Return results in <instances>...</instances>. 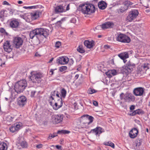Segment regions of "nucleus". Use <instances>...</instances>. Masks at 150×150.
<instances>
[{
    "label": "nucleus",
    "mask_w": 150,
    "mask_h": 150,
    "mask_svg": "<svg viewBox=\"0 0 150 150\" xmlns=\"http://www.w3.org/2000/svg\"><path fill=\"white\" fill-rule=\"evenodd\" d=\"M49 30L46 29L42 28H36L31 31L30 33V37L33 39L34 37L38 35L43 36L47 38L49 34Z\"/></svg>",
    "instance_id": "f257e3e1"
},
{
    "label": "nucleus",
    "mask_w": 150,
    "mask_h": 150,
    "mask_svg": "<svg viewBox=\"0 0 150 150\" xmlns=\"http://www.w3.org/2000/svg\"><path fill=\"white\" fill-rule=\"evenodd\" d=\"M27 82L25 79L20 80L16 83L14 86L15 91L17 93L22 92L27 86Z\"/></svg>",
    "instance_id": "f03ea898"
},
{
    "label": "nucleus",
    "mask_w": 150,
    "mask_h": 150,
    "mask_svg": "<svg viewBox=\"0 0 150 150\" xmlns=\"http://www.w3.org/2000/svg\"><path fill=\"white\" fill-rule=\"evenodd\" d=\"M120 97L121 100L128 103L134 101L135 98L134 95L132 93H127L125 94L122 93L120 95Z\"/></svg>",
    "instance_id": "7ed1b4c3"
},
{
    "label": "nucleus",
    "mask_w": 150,
    "mask_h": 150,
    "mask_svg": "<svg viewBox=\"0 0 150 150\" xmlns=\"http://www.w3.org/2000/svg\"><path fill=\"white\" fill-rule=\"evenodd\" d=\"M134 66V64H131L130 62H129L121 68V72L122 74L127 75L133 70Z\"/></svg>",
    "instance_id": "20e7f679"
},
{
    "label": "nucleus",
    "mask_w": 150,
    "mask_h": 150,
    "mask_svg": "<svg viewBox=\"0 0 150 150\" xmlns=\"http://www.w3.org/2000/svg\"><path fill=\"white\" fill-rule=\"evenodd\" d=\"M43 77V74L40 73H36L33 72L31 73L30 78L33 83H35L37 81L38 83H39L40 82L41 79Z\"/></svg>",
    "instance_id": "39448f33"
},
{
    "label": "nucleus",
    "mask_w": 150,
    "mask_h": 150,
    "mask_svg": "<svg viewBox=\"0 0 150 150\" xmlns=\"http://www.w3.org/2000/svg\"><path fill=\"white\" fill-rule=\"evenodd\" d=\"M116 40L122 43H129L131 41V39L129 37L122 33H120L117 35Z\"/></svg>",
    "instance_id": "423d86ee"
},
{
    "label": "nucleus",
    "mask_w": 150,
    "mask_h": 150,
    "mask_svg": "<svg viewBox=\"0 0 150 150\" xmlns=\"http://www.w3.org/2000/svg\"><path fill=\"white\" fill-rule=\"evenodd\" d=\"M69 9V4H68L67 6L66 5H60L54 7V12L56 13L65 12Z\"/></svg>",
    "instance_id": "0eeeda50"
},
{
    "label": "nucleus",
    "mask_w": 150,
    "mask_h": 150,
    "mask_svg": "<svg viewBox=\"0 0 150 150\" xmlns=\"http://www.w3.org/2000/svg\"><path fill=\"white\" fill-rule=\"evenodd\" d=\"M139 12L137 10H134L130 11L126 18V21L127 22H132L136 18Z\"/></svg>",
    "instance_id": "6e6552de"
},
{
    "label": "nucleus",
    "mask_w": 150,
    "mask_h": 150,
    "mask_svg": "<svg viewBox=\"0 0 150 150\" xmlns=\"http://www.w3.org/2000/svg\"><path fill=\"white\" fill-rule=\"evenodd\" d=\"M85 4L87 6H85L86 9L85 10V14H91L95 12L96 8L94 6L90 4H88L85 3Z\"/></svg>",
    "instance_id": "1a4fd4ad"
},
{
    "label": "nucleus",
    "mask_w": 150,
    "mask_h": 150,
    "mask_svg": "<svg viewBox=\"0 0 150 150\" xmlns=\"http://www.w3.org/2000/svg\"><path fill=\"white\" fill-rule=\"evenodd\" d=\"M23 125V124L21 122L16 123L11 127L9 128L10 131L12 133L17 132L22 127Z\"/></svg>",
    "instance_id": "9d476101"
},
{
    "label": "nucleus",
    "mask_w": 150,
    "mask_h": 150,
    "mask_svg": "<svg viewBox=\"0 0 150 150\" xmlns=\"http://www.w3.org/2000/svg\"><path fill=\"white\" fill-rule=\"evenodd\" d=\"M23 42V41L22 38L19 37H15L13 41L14 45L17 48H19L22 45Z\"/></svg>",
    "instance_id": "9b49d317"
},
{
    "label": "nucleus",
    "mask_w": 150,
    "mask_h": 150,
    "mask_svg": "<svg viewBox=\"0 0 150 150\" xmlns=\"http://www.w3.org/2000/svg\"><path fill=\"white\" fill-rule=\"evenodd\" d=\"M84 115L79 118L77 122L76 127L79 129H83L84 127Z\"/></svg>",
    "instance_id": "f8f14e48"
},
{
    "label": "nucleus",
    "mask_w": 150,
    "mask_h": 150,
    "mask_svg": "<svg viewBox=\"0 0 150 150\" xmlns=\"http://www.w3.org/2000/svg\"><path fill=\"white\" fill-rule=\"evenodd\" d=\"M3 47L4 50L8 52H10L12 50V47L10 44V41H6L4 43Z\"/></svg>",
    "instance_id": "ddd939ff"
},
{
    "label": "nucleus",
    "mask_w": 150,
    "mask_h": 150,
    "mask_svg": "<svg viewBox=\"0 0 150 150\" xmlns=\"http://www.w3.org/2000/svg\"><path fill=\"white\" fill-rule=\"evenodd\" d=\"M104 132V130L102 128L100 127H97L94 129H91L90 132H88V133L92 132L96 135H98V136H99V134Z\"/></svg>",
    "instance_id": "4468645a"
},
{
    "label": "nucleus",
    "mask_w": 150,
    "mask_h": 150,
    "mask_svg": "<svg viewBox=\"0 0 150 150\" xmlns=\"http://www.w3.org/2000/svg\"><path fill=\"white\" fill-rule=\"evenodd\" d=\"M26 98L24 96L19 97L18 99V104L20 107H23L26 103Z\"/></svg>",
    "instance_id": "2eb2a0df"
},
{
    "label": "nucleus",
    "mask_w": 150,
    "mask_h": 150,
    "mask_svg": "<svg viewBox=\"0 0 150 150\" xmlns=\"http://www.w3.org/2000/svg\"><path fill=\"white\" fill-rule=\"evenodd\" d=\"M144 89L142 87H138L135 88L133 93L136 96H142L144 92Z\"/></svg>",
    "instance_id": "dca6fc26"
},
{
    "label": "nucleus",
    "mask_w": 150,
    "mask_h": 150,
    "mask_svg": "<svg viewBox=\"0 0 150 150\" xmlns=\"http://www.w3.org/2000/svg\"><path fill=\"white\" fill-rule=\"evenodd\" d=\"M69 61V58L66 57H59L57 60V62L62 64H67Z\"/></svg>",
    "instance_id": "f3484780"
},
{
    "label": "nucleus",
    "mask_w": 150,
    "mask_h": 150,
    "mask_svg": "<svg viewBox=\"0 0 150 150\" xmlns=\"http://www.w3.org/2000/svg\"><path fill=\"white\" fill-rule=\"evenodd\" d=\"M114 26V24L112 22L108 21L101 25V28L103 29L110 28Z\"/></svg>",
    "instance_id": "a211bd4d"
},
{
    "label": "nucleus",
    "mask_w": 150,
    "mask_h": 150,
    "mask_svg": "<svg viewBox=\"0 0 150 150\" xmlns=\"http://www.w3.org/2000/svg\"><path fill=\"white\" fill-rule=\"evenodd\" d=\"M138 132L137 129L136 128H134L132 129L129 133L130 137L132 138H134L137 136Z\"/></svg>",
    "instance_id": "6ab92c4d"
},
{
    "label": "nucleus",
    "mask_w": 150,
    "mask_h": 150,
    "mask_svg": "<svg viewBox=\"0 0 150 150\" xmlns=\"http://www.w3.org/2000/svg\"><path fill=\"white\" fill-rule=\"evenodd\" d=\"M19 25V22L16 19L11 20L10 23V26L12 28H16Z\"/></svg>",
    "instance_id": "aec40b11"
},
{
    "label": "nucleus",
    "mask_w": 150,
    "mask_h": 150,
    "mask_svg": "<svg viewBox=\"0 0 150 150\" xmlns=\"http://www.w3.org/2000/svg\"><path fill=\"white\" fill-rule=\"evenodd\" d=\"M95 45L94 42L92 40H85V46L87 48H92Z\"/></svg>",
    "instance_id": "412c9836"
},
{
    "label": "nucleus",
    "mask_w": 150,
    "mask_h": 150,
    "mask_svg": "<svg viewBox=\"0 0 150 150\" xmlns=\"http://www.w3.org/2000/svg\"><path fill=\"white\" fill-rule=\"evenodd\" d=\"M118 56L123 60L124 63L127 61L126 59L129 57L128 53L127 52H125L119 54Z\"/></svg>",
    "instance_id": "4be33fe9"
},
{
    "label": "nucleus",
    "mask_w": 150,
    "mask_h": 150,
    "mask_svg": "<svg viewBox=\"0 0 150 150\" xmlns=\"http://www.w3.org/2000/svg\"><path fill=\"white\" fill-rule=\"evenodd\" d=\"M85 117H86L85 124L89 125L92 122L94 119L93 117L88 115H85Z\"/></svg>",
    "instance_id": "5701e85b"
},
{
    "label": "nucleus",
    "mask_w": 150,
    "mask_h": 150,
    "mask_svg": "<svg viewBox=\"0 0 150 150\" xmlns=\"http://www.w3.org/2000/svg\"><path fill=\"white\" fill-rule=\"evenodd\" d=\"M117 72L115 70H111L108 71L106 73V74L109 78H111L113 76L117 74Z\"/></svg>",
    "instance_id": "b1692460"
},
{
    "label": "nucleus",
    "mask_w": 150,
    "mask_h": 150,
    "mask_svg": "<svg viewBox=\"0 0 150 150\" xmlns=\"http://www.w3.org/2000/svg\"><path fill=\"white\" fill-rule=\"evenodd\" d=\"M41 14L40 12L36 11L33 12L31 14V18L32 20H35L39 17L40 15Z\"/></svg>",
    "instance_id": "393cba45"
},
{
    "label": "nucleus",
    "mask_w": 150,
    "mask_h": 150,
    "mask_svg": "<svg viewBox=\"0 0 150 150\" xmlns=\"http://www.w3.org/2000/svg\"><path fill=\"white\" fill-rule=\"evenodd\" d=\"M106 3L104 1H101L99 2L98 4V8L101 9H104L107 7Z\"/></svg>",
    "instance_id": "a878e982"
},
{
    "label": "nucleus",
    "mask_w": 150,
    "mask_h": 150,
    "mask_svg": "<svg viewBox=\"0 0 150 150\" xmlns=\"http://www.w3.org/2000/svg\"><path fill=\"white\" fill-rule=\"evenodd\" d=\"M144 113V112L142 110L140 109H138L133 112L132 113L130 114V115L134 116L137 114L139 115Z\"/></svg>",
    "instance_id": "bb28decb"
},
{
    "label": "nucleus",
    "mask_w": 150,
    "mask_h": 150,
    "mask_svg": "<svg viewBox=\"0 0 150 150\" xmlns=\"http://www.w3.org/2000/svg\"><path fill=\"white\" fill-rule=\"evenodd\" d=\"M57 117V122L58 123H59L62 121L63 118L64 117V115H63L59 114L56 115Z\"/></svg>",
    "instance_id": "cd10ccee"
},
{
    "label": "nucleus",
    "mask_w": 150,
    "mask_h": 150,
    "mask_svg": "<svg viewBox=\"0 0 150 150\" xmlns=\"http://www.w3.org/2000/svg\"><path fill=\"white\" fill-rule=\"evenodd\" d=\"M84 4H80L77 10L83 14H84Z\"/></svg>",
    "instance_id": "c85d7f7f"
},
{
    "label": "nucleus",
    "mask_w": 150,
    "mask_h": 150,
    "mask_svg": "<svg viewBox=\"0 0 150 150\" xmlns=\"http://www.w3.org/2000/svg\"><path fill=\"white\" fill-rule=\"evenodd\" d=\"M57 117L56 115H53L51 117V122H52L54 124H58V122H57Z\"/></svg>",
    "instance_id": "c756f323"
},
{
    "label": "nucleus",
    "mask_w": 150,
    "mask_h": 150,
    "mask_svg": "<svg viewBox=\"0 0 150 150\" xmlns=\"http://www.w3.org/2000/svg\"><path fill=\"white\" fill-rule=\"evenodd\" d=\"M7 147L6 144L5 143L0 144V150H6Z\"/></svg>",
    "instance_id": "7c9ffc66"
},
{
    "label": "nucleus",
    "mask_w": 150,
    "mask_h": 150,
    "mask_svg": "<svg viewBox=\"0 0 150 150\" xmlns=\"http://www.w3.org/2000/svg\"><path fill=\"white\" fill-rule=\"evenodd\" d=\"M104 144L105 145L111 146L113 148H115V145L112 142L109 141L108 142H105Z\"/></svg>",
    "instance_id": "2f4dec72"
},
{
    "label": "nucleus",
    "mask_w": 150,
    "mask_h": 150,
    "mask_svg": "<svg viewBox=\"0 0 150 150\" xmlns=\"http://www.w3.org/2000/svg\"><path fill=\"white\" fill-rule=\"evenodd\" d=\"M61 96H62V98H64L67 94V91L64 88H63L61 90Z\"/></svg>",
    "instance_id": "473e14b6"
},
{
    "label": "nucleus",
    "mask_w": 150,
    "mask_h": 150,
    "mask_svg": "<svg viewBox=\"0 0 150 150\" xmlns=\"http://www.w3.org/2000/svg\"><path fill=\"white\" fill-rule=\"evenodd\" d=\"M6 11V10H2L0 12V18L2 21H3L4 20V13Z\"/></svg>",
    "instance_id": "72a5a7b5"
},
{
    "label": "nucleus",
    "mask_w": 150,
    "mask_h": 150,
    "mask_svg": "<svg viewBox=\"0 0 150 150\" xmlns=\"http://www.w3.org/2000/svg\"><path fill=\"white\" fill-rule=\"evenodd\" d=\"M70 132L69 131L66 130H59L57 132V133L59 134H69Z\"/></svg>",
    "instance_id": "f704fd0d"
},
{
    "label": "nucleus",
    "mask_w": 150,
    "mask_h": 150,
    "mask_svg": "<svg viewBox=\"0 0 150 150\" xmlns=\"http://www.w3.org/2000/svg\"><path fill=\"white\" fill-rule=\"evenodd\" d=\"M56 103L60 108L62 107L63 104L62 98H59L57 100V101Z\"/></svg>",
    "instance_id": "c9c22d12"
},
{
    "label": "nucleus",
    "mask_w": 150,
    "mask_h": 150,
    "mask_svg": "<svg viewBox=\"0 0 150 150\" xmlns=\"http://www.w3.org/2000/svg\"><path fill=\"white\" fill-rule=\"evenodd\" d=\"M20 145L23 148H26L27 147V142L25 141H22L20 143Z\"/></svg>",
    "instance_id": "e433bc0d"
},
{
    "label": "nucleus",
    "mask_w": 150,
    "mask_h": 150,
    "mask_svg": "<svg viewBox=\"0 0 150 150\" xmlns=\"http://www.w3.org/2000/svg\"><path fill=\"white\" fill-rule=\"evenodd\" d=\"M128 8V7H127V6H124V5H123V6L121 7L120 9V11L121 13H123L126 10H127Z\"/></svg>",
    "instance_id": "4c0bfd02"
},
{
    "label": "nucleus",
    "mask_w": 150,
    "mask_h": 150,
    "mask_svg": "<svg viewBox=\"0 0 150 150\" xmlns=\"http://www.w3.org/2000/svg\"><path fill=\"white\" fill-rule=\"evenodd\" d=\"M97 92V91L91 88H89L88 91V93L90 94H92L94 93H95Z\"/></svg>",
    "instance_id": "58836bf2"
},
{
    "label": "nucleus",
    "mask_w": 150,
    "mask_h": 150,
    "mask_svg": "<svg viewBox=\"0 0 150 150\" xmlns=\"http://www.w3.org/2000/svg\"><path fill=\"white\" fill-rule=\"evenodd\" d=\"M49 101L50 103V105H52V104L54 103V102H55L54 98L52 96H50L49 98Z\"/></svg>",
    "instance_id": "ea45409f"
},
{
    "label": "nucleus",
    "mask_w": 150,
    "mask_h": 150,
    "mask_svg": "<svg viewBox=\"0 0 150 150\" xmlns=\"http://www.w3.org/2000/svg\"><path fill=\"white\" fill-rule=\"evenodd\" d=\"M132 4V2H130L129 1L127 0L124 2L123 5L125 6H127L128 8L129 6L131 5Z\"/></svg>",
    "instance_id": "a19ab883"
},
{
    "label": "nucleus",
    "mask_w": 150,
    "mask_h": 150,
    "mask_svg": "<svg viewBox=\"0 0 150 150\" xmlns=\"http://www.w3.org/2000/svg\"><path fill=\"white\" fill-rule=\"evenodd\" d=\"M54 103V104L53 105V104H52V106L54 110H56L60 108L59 106L58 105L56 102L55 103Z\"/></svg>",
    "instance_id": "79ce46f5"
},
{
    "label": "nucleus",
    "mask_w": 150,
    "mask_h": 150,
    "mask_svg": "<svg viewBox=\"0 0 150 150\" xmlns=\"http://www.w3.org/2000/svg\"><path fill=\"white\" fill-rule=\"evenodd\" d=\"M149 64L148 63H145L142 66L143 69L145 70H146L149 68Z\"/></svg>",
    "instance_id": "37998d69"
},
{
    "label": "nucleus",
    "mask_w": 150,
    "mask_h": 150,
    "mask_svg": "<svg viewBox=\"0 0 150 150\" xmlns=\"http://www.w3.org/2000/svg\"><path fill=\"white\" fill-rule=\"evenodd\" d=\"M67 69V67L66 66H62L59 68V71L60 72H62L66 70Z\"/></svg>",
    "instance_id": "c03bdc74"
},
{
    "label": "nucleus",
    "mask_w": 150,
    "mask_h": 150,
    "mask_svg": "<svg viewBox=\"0 0 150 150\" xmlns=\"http://www.w3.org/2000/svg\"><path fill=\"white\" fill-rule=\"evenodd\" d=\"M65 20V18H62L61 20H60L58 21L56 23V25H58L59 26H61V24H62V21H64Z\"/></svg>",
    "instance_id": "a18cd8bd"
},
{
    "label": "nucleus",
    "mask_w": 150,
    "mask_h": 150,
    "mask_svg": "<svg viewBox=\"0 0 150 150\" xmlns=\"http://www.w3.org/2000/svg\"><path fill=\"white\" fill-rule=\"evenodd\" d=\"M77 50L81 53H83L84 52V50H83V48H82L80 46H79L78 48L77 49Z\"/></svg>",
    "instance_id": "49530a36"
},
{
    "label": "nucleus",
    "mask_w": 150,
    "mask_h": 150,
    "mask_svg": "<svg viewBox=\"0 0 150 150\" xmlns=\"http://www.w3.org/2000/svg\"><path fill=\"white\" fill-rule=\"evenodd\" d=\"M13 117L10 116H8L6 120L7 121L9 122H11L13 121Z\"/></svg>",
    "instance_id": "de8ad7c7"
},
{
    "label": "nucleus",
    "mask_w": 150,
    "mask_h": 150,
    "mask_svg": "<svg viewBox=\"0 0 150 150\" xmlns=\"http://www.w3.org/2000/svg\"><path fill=\"white\" fill-rule=\"evenodd\" d=\"M61 42L59 41L57 42H56L55 44V47L57 48H59L60 47L61 45Z\"/></svg>",
    "instance_id": "09e8293b"
},
{
    "label": "nucleus",
    "mask_w": 150,
    "mask_h": 150,
    "mask_svg": "<svg viewBox=\"0 0 150 150\" xmlns=\"http://www.w3.org/2000/svg\"><path fill=\"white\" fill-rule=\"evenodd\" d=\"M57 135V134H50L49 135L48 138L49 139H51L52 138H54Z\"/></svg>",
    "instance_id": "8fccbe9b"
},
{
    "label": "nucleus",
    "mask_w": 150,
    "mask_h": 150,
    "mask_svg": "<svg viewBox=\"0 0 150 150\" xmlns=\"http://www.w3.org/2000/svg\"><path fill=\"white\" fill-rule=\"evenodd\" d=\"M136 146H139L141 145L140 140H137L136 142Z\"/></svg>",
    "instance_id": "3c124183"
},
{
    "label": "nucleus",
    "mask_w": 150,
    "mask_h": 150,
    "mask_svg": "<svg viewBox=\"0 0 150 150\" xmlns=\"http://www.w3.org/2000/svg\"><path fill=\"white\" fill-rule=\"evenodd\" d=\"M36 92V91H32L31 93V96L32 97H34Z\"/></svg>",
    "instance_id": "603ef678"
},
{
    "label": "nucleus",
    "mask_w": 150,
    "mask_h": 150,
    "mask_svg": "<svg viewBox=\"0 0 150 150\" xmlns=\"http://www.w3.org/2000/svg\"><path fill=\"white\" fill-rule=\"evenodd\" d=\"M0 32L1 33H3L6 32L5 29L3 28H0Z\"/></svg>",
    "instance_id": "864d4df0"
},
{
    "label": "nucleus",
    "mask_w": 150,
    "mask_h": 150,
    "mask_svg": "<svg viewBox=\"0 0 150 150\" xmlns=\"http://www.w3.org/2000/svg\"><path fill=\"white\" fill-rule=\"evenodd\" d=\"M93 104L94 106H98V103L96 101H93Z\"/></svg>",
    "instance_id": "5fc2aeb1"
},
{
    "label": "nucleus",
    "mask_w": 150,
    "mask_h": 150,
    "mask_svg": "<svg viewBox=\"0 0 150 150\" xmlns=\"http://www.w3.org/2000/svg\"><path fill=\"white\" fill-rule=\"evenodd\" d=\"M42 144H39L37 145L36 146V147L38 149L41 148H42Z\"/></svg>",
    "instance_id": "6e6d98bb"
},
{
    "label": "nucleus",
    "mask_w": 150,
    "mask_h": 150,
    "mask_svg": "<svg viewBox=\"0 0 150 150\" xmlns=\"http://www.w3.org/2000/svg\"><path fill=\"white\" fill-rule=\"evenodd\" d=\"M54 70V69H51L50 71V75H52L53 74L54 72L53 71Z\"/></svg>",
    "instance_id": "4d7b16f0"
},
{
    "label": "nucleus",
    "mask_w": 150,
    "mask_h": 150,
    "mask_svg": "<svg viewBox=\"0 0 150 150\" xmlns=\"http://www.w3.org/2000/svg\"><path fill=\"white\" fill-rule=\"evenodd\" d=\"M30 8L32 9V8H38V6L36 5V6H30Z\"/></svg>",
    "instance_id": "13d9d810"
},
{
    "label": "nucleus",
    "mask_w": 150,
    "mask_h": 150,
    "mask_svg": "<svg viewBox=\"0 0 150 150\" xmlns=\"http://www.w3.org/2000/svg\"><path fill=\"white\" fill-rule=\"evenodd\" d=\"M135 108V106L134 105H132L130 107V110H133Z\"/></svg>",
    "instance_id": "bf43d9fd"
},
{
    "label": "nucleus",
    "mask_w": 150,
    "mask_h": 150,
    "mask_svg": "<svg viewBox=\"0 0 150 150\" xmlns=\"http://www.w3.org/2000/svg\"><path fill=\"white\" fill-rule=\"evenodd\" d=\"M58 93V92L54 91L53 92L51 93V96H55V94H56V93Z\"/></svg>",
    "instance_id": "052dcab7"
},
{
    "label": "nucleus",
    "mask_w": 150,
    "mask_h": 150,
    "mask_svg": "<svg viewBox=\"0 0 150 150\" xmlns=\"http://www.w3.org/2000/svg\"><path fill=\"white\" fill-rule=\"evenodd\" d=\"M104 48L105 49H108L110 48V46L108 45H104Z\"/></svg>",
    "instance_id": "680f3d73"
},
{
    "label": "nucleus",
    "mask_w": 150,
    "mask_h": 150,
    "mask_svg": "<svg viewBox=\"0 0 150 150\" xmlns=\"http://www.w3.org/2000/svg\"><path fill=\"white\" fill-rule=\"evenodd\" d=\"M71 23H75L76 22V20L75 18H72L71 20Z\"/></svg>",
    "instance_id": "e2e57ef3"
},
{
    "label": "nucleus",
    "mask_w": 150,
    "mask_h": 150,
    "mask_svg": "<svg viewBox=\"0 0 150 150\" xmlns=\"http://www.w3.org/2000/svg\"><path fill=\"white\" fill-rule=\"evenodd\" d=\"M3 4L6 5H10V4H9L7 1H4L3 2Z\"/></svg>",
    "instance_id": "0e129e2a"
},
{
    "label": "nucleus",
    "mask_w": 150,
    "mask_h": 150,
    "mask_svg": "<svg viewBox=\"0 0 150 150\" xmlns=\"http://www.w3.org/2000/svg\"><path fill=\"white\" fill-rule=\"evenodd\" d=\"M8 10L10 12H11L12 14H13V13L14 12V10H13L11 8H8Z\"/></svg>",
    "instance_id": "69168bd1"
},
{
    "label": "nucleus",
    "mask_w": 150,
    "mask_h": 150,
    "mask_svg": "<svg viewBox=\"0 0 150 150\" xmlns=\"http://www.w3.org/2000/svg\"><path fill=\"white\" fill-rule=\"evenodd\" d=\"M56 96L59 98H62V96H60L59 94H58V93H56Z\"/></svg>",
    "instance_id": "338daca9"
},
{
    "label": "nucleus",
    "mask_w": 150,
    "mask_h": 150,
    "mask_svg": "<svg viewBox=\"0 0 150 150\" xmlns=\"http://www.w3.org/2000/svg\"><path fill=\"white\" fill-rule=\"evenodd\" d=\"M56 147L58 149H60L61 148V146L59 145H56Z\"/></svg>",
    "instance_id": "774afa93"
}]
</instances>
